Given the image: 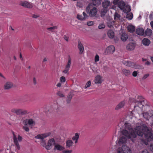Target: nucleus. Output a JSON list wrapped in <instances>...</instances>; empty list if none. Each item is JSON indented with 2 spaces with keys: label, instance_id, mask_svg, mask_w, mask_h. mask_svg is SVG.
I'll list each match as a JSON object with an SVG mask.
<instances>
[{
  "label": "nucleus",
  "instance_id": "1",
  "mask_svg": "<svg viewBox=\"0 0 153 153\" xmlns=\"http://www.w3.org/2000/svg\"><path fill=\"white\" fill-rule=\"evenodd\" d=\"M151 129L149 128L143 122L138 124L134 130L137 136L138 135L142 137L144 135L147 141H151L153 139V134L151 133Z\"/></svg>",
  "mask_w": 153,
  "mask_h": 153
},
{
  "label": "nucleus",
  "instance_id": "2",
  "mask_svg": "<svg viewBox=\"0 0 153 153\" xmlns=\"http://www.w3.org/2000/svg\"><path fill=\"white\" fill-rule=\"evenodd\" d=\"M125 129L122 131V134L125 136L131 139L133 142V139L136 138L137 137V135L134 131L130 124L128 123H125Z\"/></svg>",
  "mask_w": 153,
  "mask_h": 153
},
{
  "label": "nucleus",
  "instance_id": "3",
  "mask_svg": "<svg viewBox=\"0 0 153 153\" xmlns=\"http://www.w3.org/2000/svg\"><path fill=\"white\" fill-rule=\"evenodd\" d=\"M13 140L14 143L15 145L16 148L19 150L20 149V147L19 144L18 142V140L19 142H21L22 140V137L19 134L18 136V140L17 138V137L14 134V132H13Z\"/></svg>",
  "mask_w": 153,
  "mask_h": 153
},
{
  "label": "nucleus",
  "instance_id": "4",
  "mask_svg": "<svg viewBox=\"0 0 153 153\" xmlns=\"http://www.w3.org/2000/svg\"><path fill=\"white\" fill-rule=\"evenodd\" d=\"M13 113H15L17 115H23L28 114V111L26 110H24L22 109H17L13 108L11 110Z\"/></svg>",
  "mask_w": 153,
  "mask_h": 153
},
{
  "label": "nucleus",
  "instance_id": "5",
  "mask_svg": "<svg viewBox=\"0 0 153 153\" xmlns=\"http://www.w3.org/2000/svg\"><path fill=\"white\" fill-rule=\"evenodd\" d=\"M117 153H131L129 148L126 145H123L121 148H119L117 149Z\"/></svg>",
  "mask_w": 153,
  "mask_h": 153
},
{
  "label": "nucleus",
  "instance_id": "6",
  "mask_svg": "<svg viewBox=\"0 0 153 153\" xmlns=\"http://www.w3.org/2000/svg\"><path fill=\"white\" fill-rule=\"evenodd\" d=\"M122 63L127 66L132 68H138V65L135 63L123 60L122 62Z\"/></svg>",
  "mask_w": 153,
  "mask_h": 153
},
{
  "label": "nucleus",
  "instance_id": "7",
  "mask_svg": "<svg viewBox=\"0 0 153 153\" xmlns=\"http://www.w3.org/2000/svg\"><path fill=\"white\" fill-rule=\"evenodd\" d=\"M23 123L25 126L29 125L30 126H33L36 124L35 120L31 118L26 119L24 120Z\"/></svg>",
  "mask_w": 153,
  "mask_h": 153
},
{
  "label": "nucleus",
  "instance_id": "8",
  "mask_svg": "<svg viewBox=\"0 0 153 153\" xmlns=\"http://www.w3.org/2000/svg\"><path fill=\"white\" fill-rule=\"evenodd\" d=\"M55 141L53 138H51L48 141L47 145L45 146L46 149L47 150H49L51 148V146L56 144Z\"/></svg>",
  "mask_w": 153,
  "mask_h": 153
},
{
  "label": "nucleus",
  "instance_id": "9",
  "mask_svg": "<svg viewBox=\"0 0 153 153\" xmlns=\"http://www.w3.org/2000/svg\"><path fill=\"white\" fill-rule=\"evenodd\" d=\"M19 4L29 9H31L33 7V5L31 3L25 1H21Z\"/></svg>",
  "mask_w": 153,
  "mask_h": 153
},
{
  "label": "nucleus",
  "instance_id": "10",
  "mask_svg": "<svg viewBox=\"0 0 153 153\" xmlns=\"http://www.w3.org/2000/svg\"><path fill=\"white\" fill-rule=\"evenodd\" d=\"M115 48L113 45L108 47L106 49L105 53L106 54H112L115 51Z\"/></svg>",
  "mask_w": 153,
  "mask_h": 153
},
{
  "label": "nucleus",
  "instance_id": "11",
  "mask_svg": "<svg viewBox=\"0 0 153 153\" xmlns=\"http://www.w3.org/2000/svg\"><path fill=\"white\" fill-rule=\"evenodd\" d=\"M97 10L96 7H94L89 12V16L91 17L94 16L97 14Z\"/></svg>",
  "mask_w": 153,
  "mask_h": 153
},
{
  "label": "nucleus",
  "instance_id": "12",
  "mask_svg": "<svg viewBox=\"0 0 153 153\" xmlns=\"http://www.w3.org/2000/svg\"><path fill=\"white\" fill-rule=\"evenodd\" d=\"M13 86V84L12 82H7L5 83L4 86V88L5 90L10 89Z\"/></svg>",
  "mask_w": 153,
  "mask_h": 153
},
{
  "label": "nucleus",
  "instance_id": "13",
  "mask_svg": "<svg viewBox=\"0 0 153 153\" xmlns=\"http://www.w3.org/2000/svg\"><path fill=\"white\" fill-rule=\"evenodd\" d=\"M145 102V100H142L140 102L136 101L135 102L136 105L134 106V108H136L137 106L139 107L140 108H141L144 106V105L143 104V103Z\"/></svg>",
  "mask_w": 153,
  "mask_h": 153
},
{
  "label": "nucleus",
  "instance_id": "14",
  "mask_svg": "<svg viewBox=\"0 0 153 153\" xmlns=\"http://www.w3.org/2000/svg\"><path fill=\"white\" fill-rule=\"evenodd\" d=\"M48 136V135L46 134H39L36 136L35 138L38 139H41L42 140H44V138L47 137Z\"/></svg>",
  "mask_w": 153,
  "mask_h": 153
},
{
  "label": "nucleus",
  "instance_id": "15",
  "mask_svg": "<svg viewBox=\"0 0 153 153\" xmlns=\"http://www.w3.org/2000/svg\"><path fill=\"white\" fill-rule=\"evenodd\" d=\"M135 45L134 43H130L127 45L126 48L128 51H132L135 48Z\"/></svg>",
  "mask_w": 153,
  "mask_h": 153
},
{
  "label": "nucleus",
  "instance_id": "16",
  "mask_svg": "<svg viewBox=\"0 0 153 153\" xmlns=\"http://www.w3.org/2000/svg\"><path fill=\"white\" fill-rule=\"evenodd\" d=\"M64 149V147L58 143L55 144L53 149L55 150H56L58 151H62Z\"/></svg>",
  "mask_w": 153,
  "mask_h": 153
},
{
  "label": "nucleus",
  "instance_id": "17",
  "mask_svg": "<svg viewBox=\"0 0 153 153\" xmlns=\"http://www.w3.org/2000/svg\"><path fill=\"white\" fill-rule=\"evenodd\" d=\"M73 96V94L72 93L70 92L68 93L66 98V102L67 104H69L71 103Z\"/></svg>",
  "mask_w": 153,
  "mask_h": 153
},
{
  "label": "nucleus",
  "instance_id": "18",
  "mask_svg": "<svg viewBox=\"0 0 153 153\" xmlns=\"http://www.w3.org/2000/svg\"><path fill=\"white\" fill-rule=\"evenodd\" d=\"M78 48L79 50V54H82L83 52L84 48L82 44L80 42H78Z\"/></svg>",
  "mask_w": 153,
  "mask_h": 153
},
{
  "label": "nucleus",
  "instance_id": "19",
  "mask_svg": "<svg viewBox=\"0 0 153 153\" xmlns=\"http://www.w3.org/2000/svg\"><path fill=\"white\" fill-rule=\"evenodd\" d=\"M102 77L99 75L97 76L95 78V82L96 84H100L102 82Z\"/></svg>",
  "mask_w": 153,
  "mask_h": 153
},
{
  "label": "nucleus",
  "instance_id": "20",
  "mask_svg": "<svg viewBox=\"0 0 153 153\" xmlns=\"http://www.w3.org/2000/svg\"><path fill=\"white\" fill-rule=\"evenodd\" d=\"M136 33L139 35H143L144 34V30L142 28H138L136 29Z\"/></svg>",
  "mask_w": 153,
  "mask_h": 153
},
{
  "label": "nucleus",
  "instance_id": "21",
  "mask_svg": "<svg viewBox=\"0 0 153 153\" xmlns=\"http://www.w3.org/2000/svg\"><path fill=\"white\" fill-rule=\"evenodd\" d=\"M110 2L108 0H105L102 2V5L104 8L107 9L110 5Z\"/></svg>",
  "mask_w": 153,
  "mask_h": 153
},
{
  "label": "nucleus",
  "instance_id": "22",
  "mask_svg": "<svg viewBox=\"0 0 153 153\" xmlns=\"http://www.w3.org/2000/svg\"><path fill=\"white\" fill-rule=\"evenodd\" d=\"M107 12V9L103 8L101 9L100 11V16L102 17H104Z\"/></svg>",
  "mask_w": 153,
  "mask_h": 153
},
{
  "label": "nucleus",
  "instance_id": "23",
  "mask_svg": "<svg viewBox=\"0 0 153 153\" xmlns=\"http://www.w3.org/2000/svg\"><path fill=\"white\" fill-rule=\"evenodd\" d=\"M125 104L124 101H123L120 102L116 106L115 109L117 110H119L123 108Z\"/></svg>",
  "mask_w": 153,
  "mask_h": 153
},
{
  "label": "nucleus",
  "instance_id": "24",
  "mask_svg": "<svg viewBox=\"0 0 153 153\" xmlns=\"http://www.w3.org/2000/svg\"><path fill=\"white\" fill-rule=\"evenodd\" d=\"M125 137L123 136L119 139L118 143L120 144L121 143H126L127 140V138H128L126 136Z\"/></svg>",
  "mask_w": 153,
  "mask_h": 153
},
{
  "label": "nucleus",
  "instance_id": "25",
  "mask_svg": "<svg viewBox=\"0 0 153 153\" xmlns=\"http://www.w3.org/2000/svg\"><path fill=\"white\" fill-rule=\"evenodd\" d=\"M126 4L123 1H120L119 3H118V7L122 10H123Z\"/></svg>",
  "mask_w": 153,
  "mask_h": 153
},
{
  "label": "nucleus",
  "instance_id": "26",
  "mask_svg": "<svg viewBox=\"0 0 153 153\" xmlns=\"http://www.w3.org/2000/svg\"><path fill=\"white\" fill-rule=\"evenodd\" d=\"M143 44L145 45L148 46L150 43V40L146 38L143 39L142 40Z\"/></svg>",
  "mask_w": 153,
  "mask_h": 153
},
{
  "label": "nucleus",
  "instance_id": "27",
  "mask_svg": "<svg viewBox=\"0 0 153 153\" xmlns=\"http://www.w3.org/2000/svg\"><path fill=\"white\" fill-rule=\"evenodd\" d=\"M127 29L128 32L133 33L135 30V27L132 25H128L127 27Z\"/></svg>",
  "mask_w": 153,
  "mask_h": 153
},
{
  "label": "nucleus",
  "instance_id": "28",
  "mask_svg": "<svg viewBox=\"0 0 153 153\" xmlns=\"http://www.w3.org/2000/svg\"><path fill=\"white\" fill-rule=\"evenodd\" d=\"M123 12L125 13H128L131 10L130 7L128 5H126L124 8L123 10Z\"/></svg>",
  "mask_w": 153,
  "mask_h": 153
},
{
  "label": "nucleus",
  "instance_id": "29",
  "mask_svg": "<svg viewBox=\"0 0 153 153\" xmlns=\"http://www.w3.org/2000/svg\"><path fill=\"white\" fill-rule=\"evenodd\" d=\"M128 38V36L127 34L123 33L121 36V39L123 41H126Z\"/></svg>",
  "mask_w": 153,
  "mask_h": 153
},
{
  "label": "nucleus",
  "instance_id": "30",
  "mask_svg": "<svg viewBox=\"0 0 153 153\" xmlns=\"http://www.w3.org/2000/svg\"><path fill=\"white\" fill-rule=\"evenodd\" d=\"M122 72L125 76H128L131 74V72L129 70L126 69H123L122 71Z\"/></svg>",
  "mask_w": 153,
  "mask_h": 153
},
{
  "label": "nucleus",
  "instance_id": "31",
  "mask_svg": "<svg viewBox=\"0 0 153 153\" xmlns=\"http://www.w3.org/2000/svg\"><path fill=\"white\" fill-rule=\"evenodd\" d=\"M73 143L71 140H68L66 142V146L67 148H69L72 146L73 145Z\"/></svg>",
  "mask_w": 153,
  "mask_h": 153
},
{
  "label": "nucleus",
  "instance_id": "32",
  "mask_svg": "<svg viewBox=\"0 0 153 153\" xmlns=\"http://www.w3.org/2000/svg\"><path fill=\"white\" fill-rule=\"evenodd\" d=\"M152 30L147 28L144 32V34L147 36H149L152 35Z\"/></svg>",
  "mask_w": 153,
  "mask_h": 153
},
{
  "label": "nucleus",
  "instance_id": "33",
  "mask_svg": "<svg viewBox=\"0 0 153 153\" xmlns=\"http://www.w3.org/2000/svg\"><path fill=\"white\" fill-rule=\"evenodd\" d=\"M107 34L108 36L110 38H112L114 36V33L112 30H109L108 31Z\"/></svg>",
  "mask_w": 153,
  "mask_h": 153
},
{
  "label": "nucleus",
  "instance_id": "34",
  "mask_svg": "<svg viewBox=\"0 0 153 153\" xmlns=\"http://www.w3.org/2000/svg\"><path fill=\"white\" fill-rule=\"evenodd\" d=\"M79 134L78 133H76L75 134V136L73 137L72 138V139L73 140H75V143H77L78 140L79 138Z\"/></svg>",
  "mask_w": 153,
  "mask_h": 153
},
{
  "label": "nucleus",
  "instance_id": "35",
  "mask_svg": "<svg viewBox=\"0 0 153 153\" xmlns=\"http://www.w3.org/2000/svg\"><path fill=\"white\" fill-rule=\"evenodd\" d=\"M133 14L131 13H130L127 14L126 18L128 20H131L133 18Z\"/></svg>",
  "mask_w": 153,
  "mask_h": 153
},
{
  "label": "nucleus",
  "instance_id": "36",
  "mask_svg": "<svg viewBox=\"0 0 153 153\" xmlns=\"http://www.w3.org/2000/svg\"><path fill=\"white\" fill-rule=\"evenodd\" d=\"M71 64V59L70 56L68 58V61L67 62V65H66L65 67L70 68Z\"/></svg>",
  "mask_w": 153,
  "mask_h": 153
},
{
  "label": "nucleus",
  "instance_id": "37",
  "mask_svg": "<svg viewBox=\"0 0 153 153\" xmlns=\"http://www.w3.org/2000/svg\"><path fill=\"white\" fill-rule=\"evenodd\" d=\"M57 95L59 96L60 97H65V95L63 94L62 92L59 91L56 93Z\"/></svg>",
  "mask_w": 153,
  "mask_h": 153
},
{
  "label": "nucleus",
  "instance_id": "38",
  "mask_svg": "<svg viewBox=\"0 0 153 153\" xmlns=\"http://www.w3.org/2000/svg\"><path fill=\"white\" fill-rule=\"evenodd\" d=\"M57 29V26H54L50 27L47 28V29L51 32H53V30Z\"/></svg>",
  "mask_w": 153,
  "mask_h": 153
},
{
  "label": "nucleus",
  "instance_id": "39",
  "mask_svg": "<svg viewBox=\"0 0 153 153\" xmlns=\"http://www.w3.org/2000/svg\"><path fill=\"white\" fill-rule=\"evenodd\" d=\"M143 117L146 119L149 117L148 112L144 113L143 114Z\"/></svg>",
  "mask_w": 153,
  "mask_h": 153
},
{
  "label": "nucleus",
  "instance_id": "40",
  "mask_svg": "<svg viewBox=\"0 0 153 153\" xmlns=\"http://www.w3.org/2000/svg\"><path fill=\"white\" fill-rule=\"evenodd\" d=\"M120 17V15L117 13H116L114 15V19L115 20L119 19Z\"/></svg>",
  "mask_w": 153,
  "mask_h": 153
},
{
  "label": "nucleus",
  "instance_id": "41",
  "mask_svg": "<svg viewBox=\"0 0 153 153\" xmlns=\"http://www.w3.org/2000/svg\"><path fill=\"white\" fill-rule=\"evenodd\" d=\"M91 81H88L87 82L86 84V85L85 87V88H87L90 87L91 86Z\"/></svg>",
  "mask_w": 153,
  "mask_h": 153
},
{
  "label": "nucleus",
  "instance_id": "42",
  "mask_svg": "<svg viewBox=\"0 0 153 153\" xmlns=\"http://www.w3.org/2000/svg\"><path fill=\"white\" fill-rule=\"evenodd\" d=\"M77 18L78 19L80 20H84L83 17H82V15H80L79 14L77 15Z\"/></svg>",
  "mask_w": 153,
  "mask_h": 153
},
{
  "label": "nucleus",
  "instance_id": "43",
  "mask_svg": "<svg viewBox=\"0 0 153 153\" xmlns=\"http://www.w3.org/2000/svg\"><path fill=\"white\" fill-rule=\"evenodd\" d=\"M70 68H67L65 67V69L63 71V72L65 74H68V71Z\"/></svg>",
  "mask_w": 153,
  "mask_h": 153
},
{
  "label": "nucleus",
  "instance_id": "44",
  "mask_svg": "<svg viewBox=\"0 0 153 153\" xmlns=\"http://www.w3.org/2000/svg\"><path fill=\"white\" fill-rule=\"evenodd\" d=\"M105 26L104 24H100L98 26V28L99 29H102L105 28Z\"/></svg>",
  "mask_w": 153,
  "mask_h": 153
},
{
  "label": "nucleus",
  "instance_id": "45",
  "mask_svg": "<svg viewBox=\"0 0 153 153\" xmlns=\"http://www.w3.org/2000/svg\"><path fill=\"white\" fill-rule=\"evenodd\" d=\"M23 129L27 132H28L29 131V128L27 126H23Z\"/></svg>",
  "mask_w": 153,
  "mask_h": 153
},
{
  "label": "nucleus",
  "instance_id": "46",
  "mask_svg": "<svg viewBox=\"0 0 153 153\" xmlns=\"http://www.w3.org/2000/svg\"><path fill=\"white\" fill-rule=\"evenodd\" d=\"M83 18H84V20L88 18L89 16L86 14L84 12L83 13Z\"/></svg>",
  "mask_w": 153,
  "mask_h": 153
},
{
  "label": "nucleus",
  "instance_id": "47",
  "mask_svg": "<svg viewBox=\"0 0 153 153\" xmlns=\"http://www.w3.org/2000/svg\"><path fill=\"white\" fill-rule=\"evenodd\" d=\"M148 148L151 151L153 152V144H150L148 146Z\"/></svg>",
  "mask_w": 153,
  "mask_h": 153
},
{
  "label": "nucleus",
  "instance_id": "48",
  "mask_svg": "<svg viewBox=\"0 0 153 153\" xmlns=\"http://www.w3.org/2000/svg\"><path fill=\"white\" fill-rule=\"evenodd\" d=\"M113 23L111 22H109L107 23V25L108 27L110 28H111L113 27Z\"/></svg>",
  "mask_w": 153,
  "mask_h": 153
},
{
  "label": "nucleus",
  "instance_id": "49",
  "mask_svg": "<svg viewBox=\"0 0 153 153\" xmlns=\"http://www.w3.org/2000/svg\"><path fill=\"white\" fill-rule=\"evenodd\" d=\"M41 143H42V145L43 147H45L46 145V142L45 141V140H42L41 141Z\"/></svg>",
  "mask_w": 153,
  "mask_h": 153
},
{
  "label": "nucleus",
  "instance_id": "50",
  "mask_svg": "<svg viewBox=\"0 0 153 153\" xmlns=\"http://www.w3.org/2000/svg\"><path fill=\"white\" fill-rule=\"evenodd\" d=\"M149 117L153 116V111L152 110L149 111L148 112Z\"/></svg>",
  "mask_w": 153,
  "mask_h": 153
},
{
  "label": "nucleus",
  "instance_id": "51",
  "mask_svg": "<svg viewBox=\"0 0 153 153\" xmlns=\"http://www.w3.org/2000/svg\"><path fill=\"white\" fill-rule=\"evenodd\" d=\"M99 60V56L97 54L95 57V62H97Z\"/></svg>",
  "mask_w": 153,
  "mask_h": 153
},
{
  "label": "nucleus",
  "instance_id": "52",
  "mask_svg": "<svg viewBox=\"0 0 153 153\" xmlns=\"http://www.w3.org/2000/svg\"><path fill=\"white\" fill-rule=\"evenodd\" d=\"M138 72V71H134L132 73V76L134 77H136L137 76Z\"/></svg>",
  "mask_w": 153,
  "mask_h": 153
},
{
  "label": "nucleus",
  "instance_id": "53",
  "mask_svg": "<svg viewBox=\"0 0 153 153\" xmlns=\"http://www.w3.org/2000/svg\"><path fill=\"white\" fill-rule=\"evenodd\" d=\"M60 81L61 82H64L65 81V77H64L63 76H61L60 77Z\"/></svg>",
  "mask_w": 153,
  "mask_h": 153
},
{
  "label": "nucleus",
  "instance_id": "54",
  "mask_svg": "<svg viewBox=\"0 0 153 153\" xmlns=\"http://www.w3.org/2000/svg\"><path fill=\"white\" fill-rule=\"evenodd\" d=\"M72 152V150H65L63 152V153H71Z\"/></svg>",
  "mask_w": 153,
  "mask_h": 153
},
{
  "label": "nucleus",
  "instance_id": "55",
  "mask_svg": "<svg viewBox=\"0 0 153 153\" xmlns=\"http://www.w3.org/2000/svg\"><path fill=\"white\" fill-rule=\"evenodd\" d=\"M141 153H150L149 152L147 149H144L143 150Z\"/></svg>",
  "mask_w": 153,
  "mask_h": 153
},
{
  "label": "nucleus",
  "instance_id": "56",
  "mask_svg": "<svg viewBox=\"0 0 153 153\" xmlns=\"http://www.w3.org/2000/svg\"><path fill=\"white\" fill-rule=\"evenodd\" d=\"M149 76V74H145L144 75L143 77L142 78L143 79H146Z\"/></svg>",
  "mask_w": 153,
  "mask_h": 153
},
{
  "label": "nucleus",
  "instance_id": "57",
  "mask_svg": "<svg viewBox=\"0 0 153 153\" xmlns=\"http://www.w3.org/2000/svg\"><path fill=\"white\" fill-rule=\"evenodd\" d=\"M64 38L67 42L68 41L69 37L65 35L64 36Z\"/></svg>",
  "mask_w": 153,
  "mask_h": 153
},
{
  "label": "nucleus",
  "instance_id": "58",
  "mask_svg": "<svg viewBox=\"0 0 153 153\" xmlns=\"http://www.w3.org/2000/svg\"><path fill=\"white\" fill-rule=\"evenodd\" d=\"M120 0H114L113 2L115 4H118V1Z\"/></svg>",
  "mask_w": 153,
  "mask_h": 153
},
{
  "label": "nucleus",
  "instance_id": "59",
  "mask_svg": "<svg viewBox=\"0 0 153 153\" xmlns=\"http://www.w3.org/2000/svg\"><path fill=\"white\" fill-rule=\"evenodd\" d=\"M93 24V22H88L87 24L88 26H90L92 25Z\"/></svg>",
  "mask_w": 153,
  "mask_h": 153
},
{
  "label": "nucleus",
  "instance_id": "60",
  "mask_svg": "<svg viewBox=\"0 0 153 153\" xmlns=\"http://www.w3.org/2000/svg\"><path fill=\"white\" fill-rule=\"evenodd\" d=\"M32 17L33 18H37L39 17V16L37 15L33 14V15Z\"/></svg>",
  "mask_w": 153,
  "mask_h": 153
},
{
  "label": "nucleus",
  "instance_id": "61",
  "mask_svg": "<svg viewBox=\"0 0 153 153\" xmlns=\"http://www.w3.org/2000/svg\"><path fill=\"white\" fill-rule=\"evenodd\" d=\"M91 4H89V5L87 7V11H88V10L90 9V6H91Z\"/></svg>",
  "mask_w": 153,
  "mask_h": 153
},
{
  "label": "nucleus",
  "instance_id": "62",
  "mask_svg": "<svg viewBox=\"0 0 153 153\" xmlns=\"http://www.w3.org/2000/svg\"><path fill=\"white\" fill-rule=\"evenodd\" d=\"M33 81L34 84L35 85L36 84V79L35 77H34L33 78Z\"/></svg>",
  "mask_w": 153,
  "mask_h": 153
},
{
  "label": "nucleus",
  "instance_id": "63",
  "mask_svg": "<svg viewBox=\"0 0 153 153\" xmlns=\"http://www.w3.org/2000/svg\"><path fill=\"white\" fill-rule=\"evenodd\" d=\"M145 64L148 65H150V62L149 61H147L145 63Z\"/></svg>",
  "mask_w": 153,
  "mask_h": 153
},
{
  "label": "nucleus",
  "instance_id": "64",
  "mask_svg": "<svg viewBox=\"0 0 153 153\" xmlns=\"http://www.w3.org/2000/svg\"><path fill=\"white\" fill-rule=\"evenodd\" d=\"M150 25L152 29H153V21L150 22Z\"/></svg>",
  "mask_w": 153,
  "mask_h": 153
}]
</instances>
